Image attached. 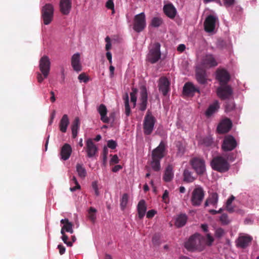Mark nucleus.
Masks as SVG:
<instances>
[{
  "label": "nucleus",
  "instance_id": "obj_19",
  "mask_svg": "<svg viewBox=\"0 0 259 259\" xmlns=\"http://www.w3.org/2000/svg\"><path fill=\"white\" fill-rule=\"evenodd\" d=\"M196 92L199 93V89L196 88L191 82H187L185 84L183 93L187 96H193Z\"/></svg>",
  "mask_w": 259,
  "mask_h": 259
},
{
  "label": "nucleus",
  "instance_id": "obj_47",
  "mask_svg": "<svg viewBox=\"0 0 259 259\" xmlns=\"http://www.w3.org/2000/svg\"><path fill=\"white\" fill-rule=\"evenodd\" d=\"M177 148L178 149V154L182 156L185 152V148L181 142H178L177 144Z\"/></svg>",
  "mask_w": 259,
  "mask_h": 259
},
{
  "label": "nucleus",
  "instance_id": "obj_7",
  "mask_svg": "<svg viewBox=\"0 0 259 259\" xmlns=\"http://www.w3.org/2000/svg\"><path fill=\"white\" fill-rule=\"evenodd\" d=\"M146 25L145 14L142 12L136 15L134 19L133 29L137 32L142 31Z\"/></svg>",
  "mask_w": 259,
  "mask_h": 259
},
{
  "label": "nucleus",
  "instance_id": "obj_35",
  "mask_svg": "<svg viewBox=\"0 0 259 259\" xmlns=\"http://www.w3.org/2000/svg\"><path fill=\"white\" fill-rule=\"evenodd\" d=\"M199 144L204 147H211L213 144L212 138L210 136L202 138L199 141Z\"/></svg>",
  "mask_w": 259,
  "mask_h": 259
},
{
  "label": "nucleus",
  "instance_id": "obj_50",
  "mask_svg": "<svg viewBox=\"0 0 259 259\" xmlns=\"http://www.w3.org/2000/svg\"><path fill=\"white\" fill-rule=\"evenodd\" d=\"M106 7L108 9H111L112 10V13L113 14L114 13V5L113 2V0H108L106 4Z\"/></svg>",
  "mask_w": 259,
  "mask_h": 259
},
{
  "label": "nucleus",
  "instance_id": "obj_17",
  "mask_svg": "<svg viewBox=\"0 0 259 259\" xmlns=\"http://www.w3.org/2000/svg\"><path fill=\"white\" fill-rule=\"evenodd\" d=\"M232 123L230 119L226 118L223 120L217 127V131L220 134L228 132L232 127Z\"/></svg>",
  "mask_w": 259,
  "mask_h": 259
},
{
  "label": "nucleus",
  "instance_id": "obj_6",
  "mask_svg": "<svg viewBox=\"0 0 259 259\" xmlns=\"http://www.w3.org/2000/svg\"><path fill=\"white\" fill-rule=\"evenodd\" d=\"M161 57L160 44L156 42L153 45L147 55V60L152 64L157 62Z\"/></svg>",
  "mask_w": 259,
  "mask_h": 259
},
{
  "label": "nucleus",
  "instance_id": "obj_24",
  "mask_svg": "<svg viewBox=\"0 0 259 259\" xmlns=\"http://www.w3.org/2000/svg\"><path fill=\"white\" fill-rule=\"evenodd\" d=\"M163 11L164 14L170 19H174L177 13L176 9L172 4L164 5Z\"/></svg>",
  "mask_w": 259,
  "mask_h": 259
},
{
  "label": "nucleus",
  "instance_id": "obj_14",
  "mask_svg": "<svg viewBox=\"0 0 259 259\" xmlns=\"http://www.w3.org/2000/svg\"><path fill=\"white\" fill-rule=\"evenodd\" d=\"M217 18L211 15H208L204 22V30L207 32L213 31L215 27Z\"/></svg>",
  "mask_w": 259,
  "mask_h": 259
},
{
  "label": "nucleus",
  "instance_id": "obj_1",
  "mask_svg": "<svg viewBox=\"0 0 259 259\" xmlns=\"http://www.w3.org/2000/svg\"><path fill=\"white\" fill-rule=\"evenodd\" d=\"M166 146V144L163 141H161L159 146L152 152V160L151 162V166L155 171H158L160 169V160L165 155Z\"/></svg>",
  "mask_w": 259,
  "mask_h": 259
},
{
  "label": "nucleus",
  "instance_id": "obj_54",
  "mask_svg": "<svg viewBox=\"0 0 259 259\" xmlns=\"http://www.w3.org/2000/svg\"><path fill=\"white\" fill-rule=\"evenodd\" d=\"M105 41L106 42L105 46L106 50L107 51V52H109L108 51L111 48V43L110 38L109 36H107L105 38Z\"/></svg>",
  "mask_w": 259,
  "mask_h": 259
},
{
  "label": "nucleus",
  "instance_id": "obj_23",
  "mask_svg": "<svg viewBox=\"0 0 259 259\" xmlns=\"http://www.w3.org/2000/svg\"><path fill=\"white\" fill-rule=\"evenodd\" d=\"M97 111L101 116V120L105 123L109 122V118L107 117V109L106 106L103 104H100L97 108Z\"/></svg>",
  "mask_w": 259,
  "mask_h": 259
},
{
  "label": "nucleus",
  "instance_id": "obj_64",
  "mask_svg": "<svg viewBox=\"0 0 259 259\" xmlns=\"http://www.w3.org/2000/svg\"><path fill=\"white\" fill-rule=\"evenodd\" d=\"M122 167L120 165H116L112 168V170L114 172H116L118 171H119L120 169H122Z\"/></svg>",
  "mask_w": 259,
  "mask_h": 259
},
{
  "label": "nucleus",
  "instance_id": "obj_44",
  "mask_svg": "<svg viewBox=\"0 0 259 259\" xmlns=\"http://www.w3.org/2000/svg\"><path fill=\"white\" fill-rule=\"evenodd\" d=\"M205 245L211 246L214 241L213 238L211 236L209 233L207 234L206 238L204 237Z\"/></svg>",
  "mask_w": 259,
  "mask_h": 259
},
{
  "label": "nucleus",
  "instance_id": "obj_28",
  "mask_svg": "<svg viewBox=\"0 0 259 259\" xmlns=\"http://www.w3.org/2000/svg\"><path fill=\"white\" fill-rule=\"evenodd\" d=\"M196 77L197 81L200 84H205L207 81L206 72L205 70L203 69H197L196 73Z\"/></svg>",
  "mask_w": 259,
  "mask_h": 259
},
{
  "label": "nucleus",
  "instance_id": "obj_12",
  "mask_svg": "<svg viewBox=\"0 0 259 259\" xmlns=\"http://www.w3.org/2000/svg\"><path fill=\"white\" fill-rule=\"evenodd\" d=\"M51 62L49 57L44 56L39 60V67L45 78H47L50 73Z\"/></svg>",
  "mask_w": 259,
  "mask_h": 259
},
{
  "label": "nucleus",
  "instance_id": "obj_11",
  "mask_svg": "<svg viewBox=\"0 0 259 259\" xmlns=\"http://www.w3.org/2000/svg\"><path fill=\"white\" fill-rule=\"evenodd\" d=\"M190 164L198 175H202L205 170L204 161L199 158L195 157L190 160Z\"/></svg>",
  "mask_w": 259,
  "mask_h": 259
},
{
  "label": "nucleus",
  "instance_id": "obj_61",
  "mask_svg": "<svg viewBox=\"0 0 259 259\" xmlns=\"http://www.w3.org/2000/svg\"><path fill=\"white\" fill-rule=\"evenodd\" d=\"M224 5L226 6H231L234 3L235 0H223Z\"/></svg>",
  "mask_w": 259,
  "mask_h": 259
},
{
  "label": "nucleus",
  "instance_id": "obj_42",
  "mask_svg": "<svg viewBox=\"0 0 259 259\" xmlns=\"http://www.w3.org/2000/svg\"><path fill=\"white\" fill-rule=\"evenodd\" d=\"M163 22L162 18L160 17H154L151 22L152 26L154 27H158L160 26Z\"/></svg>",
  "mask_w": 259,
  "mask_h": 259
},
{
  "label": "nucleus",
  "instance_id": "obj_59",
  "mask_svg": "<svg viewBox=\"0 0 259 259\" xmlns=\"http://www.w3.org/2000/svg\"><path fill=\"white\" fill-rule=\"evenodd\" d=\"M58 248L59 250V253L61 255H62L65 253L66 250L65 247L62 244L58 245Z\"/></svg>",
  "mask_w": 259,
  "mask_h": 259
},
{
  "label": "nucleus",
  "instance_id": "obj_5",
  "mask_svg": "<svg viewBox=\"0 0 259 259\" xmlns=\"http://www.w3.org/2000/svg\"><path fill=\"white\" fill-rule=\"evenodd\" d=\"M54 9L51 4H46L41 10V16L45 25H49L53 19Z\"/></svg>",
  "mask_w": 259,
  "mask_h": 259
},
{
  "label": "nucleus",
  "instance_id": "obj_38",
  "mask_svg": "<svg viewBox=\"0 0 259 259\" xmlns=\"http://www.w3.org/2000/svg\"><path fill=\"white\" fill-rule=\"evenodd\" d=\"M123 99L124 101L125 113L127 116H128L131 114V109L129 105L128 95L127 93L123 97Z\"/></svg>",
  "mask_w": 259,
  "mask_h": 259
},
{
  "label": "nucleus",
  "instance_id": "obj_3",
  "mask_svg": "<svg viewBox=\"0 0 259 259\" xmlns=\"http://www.w3.org/2000/svg\"><path fill=\"white\" fill-rule=\"evenodd\" d=\"M210 164L213 170L221 173L228 171L230 168V164L227 158L222 156H217L213 157Z\"/></svg>",
  "mask_w": 259,
  "mask_h": 259
},
{
  "label": "nucleus",
  "instance_id": "obj_4",
  "mask_svg": "<svg viewBox=\"0 0 259 259\" xmlns=\"http://www.w3.org/2000/svg\"><path fill=\"white\" fill-rule=\"evenodd\" d=\"M155 122V118L153 116L151 112L148 110L143 121V130L145 135H150L152 134Z\"/></svg>",
  "mask_w": 259,
  "mask_h": 259
},
{
  "label": "nucleus",
  "instance_id": "obj_26",
  "mask_svg": "<svg viewBox=\"0 0 259 259\" xmlns=\"http://www.w3.org/2000/svg\"><path fill=\"white\" fill-rule=\"evenodd\" d=\"M147 210V206L144 200H141L137 206V210L138 212V217L140 219H143L145 215Z\"/></svg>",
  "mask_w": 259,
  "mask_h": 259
},
{
  "label": "nucleus",
  "instance_id": "obj_58",
  "mask_svg": "<svg viewBox=\"0 0 259 259\" xmlns=\"http://www.w3.org/2000/svg\"><path fill=\"white\" fill-rule=\"evenodd\" d=\"M156 212V211L154 210V209L150 210L147 212L146 217L147 218H149V219L152 218L154 216Z\"/></svg>",
  "mask_w": 259,
  "mask_h": 259
},
{
  "label": "nucleus",
  "instance_id": "obj_15",
  "mask_svg": "<svg viewBox=\"0 0 259 259\" xmlns=\"http://www.w3.org/2000/svg\"><path fill=\"white\" fill-rule=\"evenodd\" d=\"M169 85L170 82L166 77L163 76L159 78L158 82L159 90L164 96H166L169 92Z\"/></svg>",
  "mask_w": 259,
  "mask_h": 259
},
{
  "label": "nucleus",
  "instance_id": "obj_9",
  "mask_svg": "<svg viewBox=\"0 0 259 259\" xmlns=\"http://www.w3.org/2000/svg\"><path fill=\"white\" fill-rule=\"evenodd\" d=\"M237 145L235 139L231 135L226 136L224 139L222 149L225 152L231 151L234 150Z\"/></svg>",
  "mask_w": 259,
  "mask_h": 259
},
{
  "label": "nucleus",
  "instance_id": "obj_21",
  "mask_svg": "<svg viewBox=\"0 0 259 259\" xmlns=\"http://www.w3.org/2000/svg\"><path fill=\"white\" fill-rule=\"evenodd\" d=\"M72 4L71 0H60L59 7L61 13L67 15L71 9Z\"/></svg>",
  "mask_w": 259,
  "mask_h": 259
},
{
  "label": "nucleus",
  "instance_id": "obj_31",
  "mask_svg": "<svg viewBox=\"0 0 259 259\" xmlns=\"http://www.w3.org/2000/svg\"><path fill=\"white\" fill-rule=\"evenodd\" d=\"M80 125V120L78 117L75 118L71 125L72 136L75 139L77 136L78 130Z\"/></svg>",
  "mask_w": 259,
  "mask_h": 259
},
{
  "label": "nucleus",
  "instance_id": "obj_34",
  "mask_svg": "<svg viewBox=\"0 0 259 259\" xmlns=\"http://www.w3.org/2000/svg\"><path fill=\"white\" fill-rule=\"evenodd\" d=\"M218 201V194L217 193H212L205 202L204 206L207 207L209 204L215 205Z\"/></svg>",
  "mask_w": 259,
  "mask_h": 259
},
{
  "label": "nucleus",
  "instance_id": "obj_39",
  "mask_svg": "<svg viewBox=\"0 0 259 259\" xmlns=\"http://www.w3.org/2000/svg\"><path fill=\"white\" fill-rule=\"evenodd\" d=\"M235 199V197L232 195L229 198L226 203V210L230 213H232L234 211V208L231 206V204L233 201Z\"/></svg>",
  "mask_w": 259,
  "mask_h": 259
},
{
  "label": "nucleus",
  "instance_id": "obj_20",
  "mask_svg": "<svg viewBox=\"0 0 259 259\" xmlns=\"http://www.w3.org/2000/svg\"><path fill=\"white\" fill-rule=\"evenodd\" d=\"M71 66L73 70L77 72L82 70L80 63V54L78 53L74 54L71 57Z\"/></svg>",
  "mask_w": 259,
  "mask_h": 259
},
{
  "label": "nucleus",
  "instance_id": "obj_36",
  "mask_svg": "<svg viewBox=\"0 0 259 259\" xmlns=\"http://www.w3.org/2000/svg\"><path fill=\"white\" fill-rule=\"evenodd\" d=\"M78 176L81 179H84L87 176V171L83 164L77 163L76 165Z\"/></svg>",
  "mask_w": 259,
  "mask_h": 259
},
{
  "label": "nucleus",
  "instance_id": "obj_25",
  "mask_svg": "<svg viewBox=\"0 0 259 259\" xmlns=\"http://www.w3.org/2000/svg\"><path fill=\"white\" fill-rule=\"evenodd\" d=\"M252 238L249 236H240L237 240V244L238 246L244 248L251 242Z\"/></svg>",
  "mask_w": 259,
  "mask_h": 259
},
{
  "label": "nucleus",
  "instance_id": "obj_29",
  "mask_svg": "<svg viewBox=\"0 0 259 259\" xmlns=\"http://www.w3.org/2000/svg\"><path fill=\"white\" fill-rule=\"evenodd\" d=\"M69 124V120L68 115L67 114L63 115L59 123L60 131L62 133H66Z\"/></svg>",
  "mask_w": 259,
  "mask_h": 259
},
{
  "label": "nucleus",
  "instance_id": "obj_49",
  "mask_svg": "<svg viewBox=\"0 0 259 259\" xmlns=\"http://www.w3.org/2000/svg\"><path fill=\"white\" fill-rule=\"evenodd\" d=\"M152 243L155 246H158L160 244V237L158 235L155 234L152 237Z\"/></svg>",
  "mask_w": 259,
  "mask_h": 259
},
{
  "label": "nucleus",
  "instance_id": "obj_16",
  "mask_svg": "<svg viewBox=\"0 0 259 259\" xmlns=\"http://www.w3.org/2000/svg\"><path fill=\"white\" fill-rule=\"evenodd\" d=\"M148 95L146 88L145 86H142L140 88V103L139 109L142 111H145L147 108L148 103Z\"/></svg>",
  "mask_w": 259,
  "mask_h": 259
},
{
  "label": "nucleus",
  "instance_id": "obj_55",
  "mask_svg": "<svg viewBox=\"0 0 259 259\" xmlns=\"http://www.w3.org/2000/svg\"><path fill=\"white\" fill-rule=\"evenodd\" d=\"M93 189L95 191V193L96 196L99 195V191L98 190V183L97 182L94 181L92 183V184Z\"/></svg>",
  "mask_w": 259,
  "mask_h": 259
},
{
  "label": "nucleus",
  "instance_id": "obj_10",
  "mask_svg": "<svg viewBox=\"0 0 259 259\" xmlns=\"http://www.w3.org/2000/svg\"><path fill=\"white\" fill-rule=\"evenodd\" d=\"M217 93L221 99L226 100L232 96L233 90L230 85L223 84L218 88Z\"/></svg>",
  "mask_w": 259,
  "mask_h": 259
},
{
  "label": "nucleus",
  "instance_id": "obj_8",
  "mask_svg": "<svg viewBox=\"0 0 259 259\" xmlns=\"http://www.w3.org/2000/svg\"><path fill=\"white\" fill-rule=\"evenodd\" d=\"M204 192L201 187H198L194 189L192 193L191 201L192 204L194 206L200 205L204 198Z\"/></svg>",
  "mask_w": 259,
  "mask_h": 259
},
{
  "label": "nucleus",
  "instance_id": "obj_30",
  "mask_svg": "<svg viewBox=\"0 0 259 259\" xmlns=\"http://www.w3.org/2000/svg\"><path fill=\"white\" fill-rule=\"evenodd\" d=\"M174 178L173 167L172 165H168L164 171L163 179L166 182H170Z\"/></svg>",
  "mask_w": 259,
  "mask_h": 259
},
{
  "label": "nucleus",
  "instance_id": "obj_45",
  "mask_svg": "<svg viewBox=\"0 0 259 259\" xmlns=\"http://www.w3.org/2000/svg\"><path fill=\"white\" fill-rule=\"evenodd\" d=\"M72 181L74 184L75 185V187H70V190L72 192L75 191L76 190H79L80 189V186L78 183L76 178L75 176H73L72 178Z\"/></svg>",
  "mask_w": 259,
  "mask_h": 259
},
{
  "label": "nucleus",
  "instance_id": "obj_53",
  "mask_svg": "<svg viewBox=\"0 0 259 259\" xmlns=\"http://www.w3.org/2000/svg\"><path fill=\"white\" fill-rule=\"evenodd\" d=\"M224 233V230L222 228H218L215 230V236L218 238H221Z\"/></svg>",
  "mask_w": 259,
  "mask_h": 259
},
{
  "label": "nucleus",
  "instance_id": "obj_62",
  "mask_svg": "<svg viewBox=\"0 0 259 259\" xmlns=\"http://www.w3.org/2000/svg\"><path fill=\"white\" fill-rule=\"evenodd\" d=\"M106 57H107V59L109 61V63L110 65H111L112 64V54H111V52H107L106 53Z\"/></svg>",
  "mask_w": 259,
  "mask_h": 259
},
{
  "label": "nucleus",
  "instance_id": "obj_27",
  "mask_svg": "<svg viewBox=\"0 0 259 259\" xmlns=\"http://www.w3.org/2000/svg\"><path fill=\"white\" fill-rule=\"evenodd\" d=\"M188 217L186 214L181 213L178 215L175 222V226L178 228L183 227L186 224Z\"/></svg>",
  "mask_w": 259,
  "mask_h": 259
},
{
  "label": "nucleus",
  "instance_id": "obj_60",
  "mask_svg": "<svg viewBox=\"0 0 259 259\" xmlns=\"http://www.w3.org/2000/svg\"><path fill=\"white\" fill-rule=\"evenodd\" d=\"M45 78L43 76L42 73L37 72V79L38 82H41Z\"/></svg>",
  "mask_w": 259,
  "mask_h": 259
},
{
  "label": "nucleus",
  "instance_id": "obj_13",
  "mask_svg": "<svg viewBox=\"0 0 259 259\" xmlns=\"http://www.w3.org/2000/svg\"><path fill=\"white\" fill-rule=\"evenodd\" d=\"M85 151L89 158H92L98 153V148L92 139H88L85 143Z\"/></svg>",
  "mask_w": 259,
  "mask_h": 259
},
{
  "label": "nucleus",
  "instance_id": "obj_48",
  "mask_svg": "<svg viewBox=\"0 0 259 259\" xmlns=\"http://www.w3.org/2000/svg\"><path fill=\"white\" fill-rule=\"evenodd\" d=\"M235 108L234 104L233 102H227L225 105L226 111L229 112L232 111Z\"/></svg>",
  "mask_w": 259,
  "mask_h": 259
},
{
  "label": "nucleus",
  "instance_id": "obj_37",
  "mask_svg": "<svg viewBox=\"0 0 259 259\" xmlns=\"http://www.w3.org/2000/svg\"><path fill=\"white\" fill-rule=\"evenodd\" d=\"M184 181L187 183H191L194 181L195 178L192 176L191 172L185 169L183 172Z\"/></svg>",
  "mask_w": 259,
  "mask_h": 259
},
{
  "label": "nucleus",
  "instance_id": "obj_52",
  "mask_svg": "<svg viewBox=\"0 0 259 259\" xmlns=\"http://www.w3.org/2000/svg\"><path fill=\"white\" fill-rule=\"evenodd\" d=\"M107 146L111 149H114L117 146V143L115 141L110 140L107 142Z\"/></svg>",
  "mask_w": 259,
  "mask_h": 259
},
{
  "label": "nucleus",
  "instance_id": "obj_18",
  "mask_svg": "<svg viewBox=\"0 0 259 259\" xmlns=\"http://www.w3.org/2000/svg\"><path fill=\"white\" fill-rule=\"evenodd\" d=\"M217 78L220 81L221 85L226 84L230 80V75L225 69H220L217 71Z\"/></svg>",
  "mask_w": 259,
  "mask_h": 259
},
{
  "label": "nucleus",
  "instance_id": "obj_40",
  "mask_svg": "<svg viewBox=\"0 0 259 259\" xmlns=\"http://www.w3.org/2000/svg\"><path fill=\"white\" fill-rule=\"evenodd\" d=\"M97 212L96 209L93 207H91L88 210V217L89 219L93 223H94L96 219V213Z\"/></svg>",
  "mask_w": 259,
  "mask_h": 259
},
{
  "label": "nucleus",
  "instance_id": "obj_32",
  "mask_svg": "<svg viewBox=\"0 0 259 259\" xmlns=\"http://www.w3.org/2000/svg\"><path fill=\"white\" fill-rule=\"evenodd\" d=\"M203 63L204 65L209 67H213L217 65L218 63L212 55H206L203 59Z\"/></svg>",
  "mask_w": 259,
  "mask_h": 259
},
{
  "label": "nucleus",
  "instance_id": "obj_57",
  "mask_svg": "<svg viewBox=\"0 0 259 259\" xmlns=\"http://www.w3.org/2000/svg\"><path fill=\"white\" fill-rule=\"evenodd\" d=\"M119 162V159L117 155H114L110 161V164H116Z\"/></svg>",
  "mask_w": 259,
  "mask_h": 259
},
{
  "label": "nucleus",
  "instance_id": "obj_51",
  "mask_svg": "<svg viewBox=\"0 0 259 259\" xmlns=\"http://www.w3.org/2000/svg\"><path fill=\"white\" fill-rule=\"evenodd\" d=\"M78 79L80 82H87L89 80L88 77L85 75L84 73H82L79 75Z\"/></svg>",
  "mask_w": 259,
  "mask_h": 259
},
{
  "label": "nucleus",
  "instance_id": "obj_22",
  "mask_svg": "<svg viewBox=\"0 0 259 259\" xmlns=\"http://www.w3.org/2000/svg\"><path fill=\"white\" fill-rule=\"evenodd\" d=\"M72 152L71 146L67 143L65 144L61 148L60 151L61 158L63 160L68 159Z\"/></svg>",
  "mask_w": 259,
  "mask_h": 259
},
{
  "label": "nucleus",
  "instance_id": "obj_56",
  "mask_svg": "<svg viewBox=\"0 0 259 259\" xmlns=\"http://www.w3.org/2000/svg\"><path fill=\"white\" fill-rule=\"evenodd\" d=\"M220 221L224 224H227L228 223L229 221L228 219V215L227 214L223 213L220 217Z\"/></svg>",
  "mask_w": 259,
  "mask_h": 259
},
{
  "label": "nucleus",
  "instance_id": "obj_46",
  "mask_svg": "<svg viewBox=\"0 0 259 259\" xmlns=\"http://www.w3.org/2000/svg\"><path fill=\"white\" fill-rule=\"evenodd\" d=\"M137 90L133 89V92L130 93L131 101L133 103V107H135L136 105L137 101Z\"/></svg>",
  "mask_w": 259,
  "mask_h": 259
},
{
  "label": "nucleus",
  "instance_id": "obj_33",
  "mask_svg": "<svg viewBox=\"0 0 259 259\" xmlns=\"http://www.w3.org/2000/svg\"><path fill=\"white\" fill-rule=\"evenodd\" d=\"M219 103L218 101H214L211 104L205 112L206 116L209 117L215 113L219 108Z\"/></svg>",
  "mask_w": 259,
  "mask_h": 259
},
{
  "label": "nucleus",
  "instance_id": "obj_63",
  "mask_svg": "<svg viewBox=\"0 0 259 259\" xmlns=\"http://www.w3.org/2000/svg\"><path fill=\"white\" fill-rule=\"evenodd\" d=\"M186 49V47L184 44H180L177 48V50L179 52H183Z\"/></svg>",
  "mask_w": 259,
  "mask_h": 259
},
{
  "label": "nucleus",
  "instance_id": "obj_41",
  "mask_svg": "<svg viewBox=\"0 0 259 259\" xmlns=\"http://www.w3.org/2000/svg\"><path fill=\"white\" fill-rule=\"evenodd\" d=\"M60 223L62 224H64L62 228L65 230L66 232H67L70 228L73 227V224L72 223L70 222L68 219H62L60 221Z\"/></svg>",
  "mask_w": 259,
  "mask_h": 259
},
{
  "label": "nucleus",
  "instance_id": "obj_43",
  "mask_svg": "<svg viewBox=\"0 0 259 259\" xmlns=\"http://www.w3.org/2000/svg\"><path fill=\"white\" fill-rule=\"evenodd\" d=\"M128 199V195L126 193L123 194L120 200V207L123 210L126 206Z\"/></svg>",
  "mask_w": 259,
  "mask_h": 259
},
{
  "label": "nucleus",
  "instance_id": "obj_2",
  "mask_svg": "<svg viewBox=\"0 0 259 259\" xmlns=\"http://www.w3.org/2000/svg\"><path fill=\"white\" fill-rule=\"evenodd\" d=\"M204 237L199 234L192 235L185 243V247L189 251H201L205 248Z\"/></svg>",
  "mask_w": 259,
  "mask_h": 259
}]
</instances>
